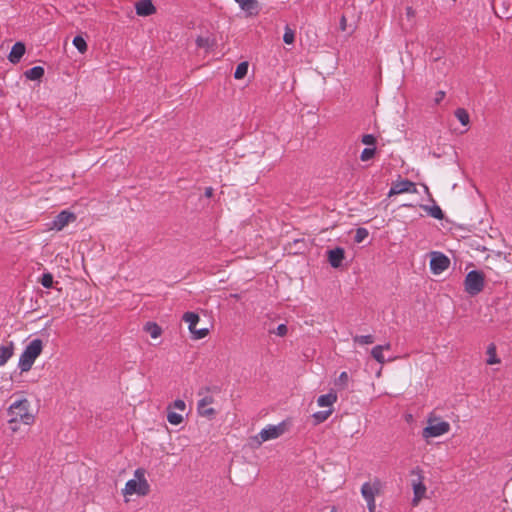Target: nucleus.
Returning <instances> with one entry per match:
<instances>
[{
  "mask_svg": "<svg viewBox=\"0 0 512 512\" xmlns=\"http://www.w3.org/2000/svg\"><path fill=\"white\" fill-rule=\"evenodd\" d=\"M345 258V250L342 247H336L327 251V259L331 267L339 268Z\"/></svg>",
  "mask_w": 512,
  "mask_h": 512,
  "instance_id": "9b49d317",
  "label": "nucleus"
},
{
  "mask_svg": "<svg viewBox=\"0 0 512 512\" xmlns=\"http://www.w3.org/2000/svg\"><path fill=\"white\" fill-rule=\"evenodd\" d=\"M213 193H214V189L212 187H206L205 188V192H204V195L207 197V198H210L213 196Z\"/></svg>",
  "mask_w": 512,
  "mask_h": 512,
  "instance_id": "c03bdc74",
  "label": "nucleus"
},
{
  "mask_svg": "<svg viewBox=\"0 0 512 512\" xmlns=\"http://www.w3.org/2000/svg\"><path fill=\"white\" fill-rule=\"evenodd\" d=\"M427 423L428 425L422 432V436L426 439L439 437L450 431V424L447 421L440 420V418L436 416H430Z\"/></svg>",
  "mask_w": 512,
  "mask_h": 512,
  "instance_id": "39448f33",
  "label": "nucleus"
},
{
  "mask_svg": "<svg viewBox=\"0 0 512 512\" xmlns=\"http://www.w3.org/2000/svg\"><path fill=\"white\" fill-rule=\"evenodd\" d=\"M391 349V344L390 343H386L385 345H376L372 348L371 350V355L372 357L380 364H384L386 363L387 361H390L392 360L391 358L389 359H386L385 356L383 355V351L384 350H390Z\"/></svg>",
  "mask_w": 512,
  "mask_h": 512,
  "instance_id": "2eb2a0df",
  "label": "nucleus"
},
{
  "mask_svg": "<svg viewBox=\"0 0 512 512\" xmlns=\"http://www.w3.org/2000/svg\"><path fill=\"white\" fill-rule=\"evenodd\" d=\"M380 491V482L376 480L374 483L365 482L361 487V494L367 501L375 499V495Z\"/></svg>",
  "mask_w": 512,
  "mask_h": 512,
  "instance_id": "f8f14e48",
  "label": "nucleus"
},
{
  "mask_svg": "<svg viewBox=\"0 0 512 512\" xmlns=\"http://www.w3.org/2000/svg\"><path fill=\"white\" fill-rule=\"evenodd\" d=\"M361 142L365 145L373 146L375 147L376 144V137L372 134H365L362 136Z\"/></svg>",
  "mask_w": 512,
  "mask_h": 512,
  "instance_id": "c9c22d12",
  "label": "nucleus"
},
{
  "mask_svg": "<svg viewBox=\"0 0 512 512\" xmlns=\"http://www.w3.org/2000/svg\"><path fill=\"white\" fill-rule=\"evenodd\" d=\"M369 235V232L366 228L359 227L356 229V233L354 236L355 243L363 242Z\"/></svg>",
  "mask_w": 512,
  "mask_h": 512,
  "instance_id": "c756f323",
  "label": "nucleus"
},
{
  "mask_svg": "<svg viewBox=\"0 0 512 512\" xmlns=\"http://www.w3.org/2000/svg\"><path fill=\"white\" fill-rule=\"evenodd\" d=\"M182 320L188 324L189 331L194 332V329L200 321V317L197 313L186 312L184 313Z\"/></svg>",
  "mask_w": 512,
  "mask_h": 512,
  "instance_id": "f3484780",
  "label": "nucleus"
},
{
  "mask_svg": "<svg viewBox=\"0 0 512 512\" xmlns=\"http://www.w3.org/2000/svg\"><path fill=\"white\" fill-rule=\"evenodd\" d=\"M414 498L413 505H417L419 501L425 496L426 486L422 481L413 484Z\"/></svg>",
  "mask_w": 512,
  "mask_h": 512,
  "instance_id": "6ab92c4d",
  "label": "nucleus"
},
{
  "mask_svg": "<svg viewBox=\"0 0 512 512\" xmlns=\"http://www.w3.org/2000/svg\"><path fill=\"white\" fill-rule=\"evenodd\" d=\"M422 208L433 218L442 220L444 218V213L442 209L438 205L428 206L424 205Z\"/></svg>",
  "mask_w": 512,
  "mask_h": 512,
  "instance_id": "412c9836",
  "label": "nucleus"
},
{
  "mask_svg": "<svg viewBox=\"0 0 512 512\" xmlns=\"http://www.w3.org/2000/svg\"><path fill=\"white\" fill-rule=\"evenodd\" d=\"M375 153H376V148L375 147L365 148L361 152L360 159L362 161H369L370 159H372L375 156Z\"/></svg>",
  "mask_w": 512,
  "mask_h": 512,
  "instance_id": "72a5a7b5",
  "label": "nucleus"
},
{
  "mask_svg": "<svg viewBox=\"0 0 512 512\" xmlns=\"http://www.w3.org/2000/svg\"><path fill=\"white\" fill-rule=\"evenodd\" d=\"M43 350V341L35 338L29 342L24 351L20 355L18 366L22 372H27L31 369L36 358Z\"/></svg>",
  "mask_w": 512,
  "mask_h": 512,
  "instance_id": "f03ea898",
  "label": "nucleus"
},
{
  "mask_svg": "<svg viewBox=\"0 0 512 512\" xmlns=\"http://www.w3.org/2000/svg\"><path fill=\"white\" fill-rule=\"evenodd\" d=\"M455 117L459 120V122L463 125V126H466L469 124L470 122V117H469V114L467 112L466 109L464 108H458L455 110Z\"/></svg>",
  "mask_w": 512,
  "mask_h": 512,
  "instance_id": "5701e85b",
  "label": "nucleus"
},
{
  "mask_svg": "<svg viewBox=\"0 0 512 512\" xmlns=\"http://www.w3.org/2000/svg\"><path fill=\"white\" fill-rule=\"evenodd\" d=\"M73 45L82 54L85 53L87 51V48H88L85 39L82 36H80V35H77V36L74 37Z\"/></svg>",
  "mask_w": 512,
  "mask_h": 512,
  "instance_id": "a878e982",
  "label": "nucleus"
},
{
  "mask_svg": "<svg viewBox=\"0 0 512 512\" xmlns=\"http://www.w3.org/2000/svg\"><path fill=\"white\" fill-rule=\"evenodd\" d=\"M208 333H209V330L207 328H202V329L195 328L194 332H191V334L193 335V338L197 339V340L206 337L208 335Z\"/></svg>",
  "mask_w": 512,
  "mask_h": 512,
  "instance_id": "e433bc0d",
  "label": "nucleus"
},
{
  "mask_svg": "<svg viewBox=\"0 0 512 512\" xmlns=\"http://www.w3.org/2000/svg\"><path fill=\"white\" fill-rule=\"evenodd\" d=\"M13 343L9 342L6 345L0 344V366H3L6 364V362L12 357L13 355Z\"/></svg>",
  "mask_w": 512,
  "mask_h": 512,
  "instance_id": "dca6fc26",
  "label": "nucleus"
},
{
  "mask_svg": "<svg viewBox=\"0 0 512 512\" xmlns=\"http://www.w3.org/2000/svg\"><path fill=\"white\" fill-rule=\"evenodd\" d=\"M214 403V397L211 395H205L202 397L197 404V411L199 415L203 417H207L208 419L214 418L216 415V410L209 405Z\"/></svg>",
  "mask_w": 512,
  "mask_h": 512,
  "instance_id": "1a4fd4ad",
  "label": "nucleus"
},
{
  "mask_svg": "<svg viewBox=\"0 0 512 512\" xmlns=\"http://www.w3.org/2000/svg\"><path fill=\"white\" fill-rule=\"evenodd\" d=\"M402 193H417L416 184L408 179L393 182L388 195L392 196Z\"/></svg>",
  "mask_w": 512,
  "mask_h": 512,
  "instance_id": "6e6552de",
  "label": "nucleus"
},
{
  "mask_svg": "<svg viewBox=\"0 0 512 512\" xmlns=\"http://www.w3.org/2000/svg\"><path fill=\"white\" fill-rule=\"evenodd\" d=\"M485 286V275L482 271L471 270L467 273L464 280L465 292L474 297L481 293Z\"/></svg>",
  "mask_w": 512,
  "mask_h": 512,
  "instance_id": "20e7f679",
  "label": "nucleus"
},
{
  "mask_svg": "<svg viewBox=\"0 0 512 512\" xmlns=\"http://www.w3.org/2000/svg\"><path fill=\"white\" fill-rule=\"evenodd\" d=\"M29 408L30 402L26 398L13 402L8 409L9 423L21 422L26 425L32 424L34 422V415L30 412Z\"/></svg>",
  "mask_w": 512,
  "mask_h": 512,
  "instance_id": "f257e3e1",
  "label": "nucleus"
},
{
  "mask_svg": "<svg viewBox=\"0 0 512 512\" xmlns=\"http://www.w3.org/2000/svg\"><path fill=\"white\" fill-rule=\"evenodd\" d=\"M172 406H173L174 408H176V409L180 410V411H184V410H185V408H186V404H185V402H184L183 400H181V399H176V400L173 402Z\"/></svg>",
  "mask_w": 512,
  "mask_h": 512,
  "instance_id": "58836bf2",
  "label": "nucleus"
},
{
  "mask_svg": "<svg viewBox=\"0 0 512 512\" xmlns=\"http://www.w3.org/2000/svg\"><path fill=\"white\" fill-rule=\"evenodd\" d=\"M445 97V92L444 91H438L436 93V97H435V103L438 104L440 103Z\"/></svg>",
  "mask_w": 512,
  "mask_h": 512,
  "instance_id": "a19ab883",
  "label": "nucleus"
},
{
  "mask_svg": "<svg viewBox=\"0 0 512 512\" xmlns=\"http://www.w3.org/2000/svg\"><path fill=\"white\" fill-rule=\"evenodd\" d=\"M248 72V63L247 62H241L237 65L235 72H234V78L235 79H243Z\"/></svg>",
  "mask_w": 512,
  "mask_h": 512,
  "instance_id": "b1692460",
  "label": "nucleus"
},
{
  "mask_svg": "<svg viewBox=\"0 0 512 512\" xmlns=\"http://www.w3.org/2000/svg\"><path fill=\"white\" fill-rule=\"evenodd\" d=\"M353 341L360 345H368L374 343L375 339L373 335H356L353 337Z\"/></svg>",
  "mask_w": 512,
  "mask_h": 512,
  "instance_id": "cd10ccee",
  "label": "nucleus"
},
{
  "mask_svg": "<svg viewBox=\"0 0 512 512\" xmlns=\"http://www.w3.org/2000/svg\"><path fill=\"white\" fill-rule=\"evenodd\" d=\"M144 329L154 339L158 338L162 332L161 327L158 324H156L155 322H147L144 326Z\"/></svg>",
  "mask_w": 512,
  "mask_h": 512,
  "instance_id": "4be33fe9",
  "label": "nucleus"
},
{
  "mask_svg": "<svg viewBox=\"0 0 512 512\" xmlns=\"http://www.w3.org/2000/svg\"><path fill=\"white\" fill-rule=\"evenodd\" d=\"M406 15H407L408 18L414 17L415 16V10L412 7H410V6L406 7Z\"/></svg>",
  "mask_w": 512,
  "mask_h": 512,
  "instance_id": "37998d69",
  "label": "nucleus"
},
{
  "mask_svg": "<svg viewBox=\"0 0 512 512\" xmlns=\"http://www.w3.org/2000/svg\"><path fill=\"white\" fill-rule=\"evenodd\" d=\"M294 39H295L294 31L292 29H290L289 27H286L285 33L283 35V41L286 44H292L294 42Z\"/></svg>",
  "mask_w": 512,
  "mask_h": 512,
  "instance_id": "f704fd0d",
  "label": "nucleus"
},
{
  "mask_svg": "<svg viewBox=\"0 0 512 512\" xmlns=\"http://www.w3.org/2000/svg\"><path fill=\"white\" fill-rule=\"evenodd\" d=\"M450 265V259L441 252H432L430 260V270L434 274H440Z\"/></svg>",
  "mask_w": 512,
  "mask_h": 512,
  "instance_id": "0eeeda50",
  "label": "nucleus"
},
{
  "mask_svg": "<svg viewBox=\"0 0 512 512\" xmlns=\"http://www.w3.org/2000/svg\"><path fill=\"white\" fill-rule=\"evenodd\" d=\"M332 414V410H326V411H318L315 412L312 417L314 418L316 424L323 423L328 419V417Z\"/></svg>",
  "mask_w": 512,
  "mask_h": 512,
  "instance_id": "c85d7f7f",
  "label": "nucleus"
},
{
  "mask_svg": "<svg viewBox=\"0 0 512 512\" xmlns=\"http://www.w3.org/2000/svg\"><path fill=\"white\" fill-rule=\"evenodd\" d=\"M76 220V215L68 210L61 211L52 221V229L62 230L69 223Z\"/></svg>",
  "mask_w": 512,
  "mask_h": 512,
  "instance_id": "9d476101",
  "label": "nucleus"
},
{
  "mask_svg": "<svg viewBox=\"0 0 512 512\" xmlns=\"http://www.w3.org/2000/svg\"><path fill=\"white\" fill-rule=\"evenodd\" d=\"M136 14L139 16H150L156 12L152 0H139L135 3Z\"/></svg>",
  "mask_w": 512,
  "mask_h": 512,
  "instance_id": "ddd939ff",
  "label": "nucleus"
},
{
  "mask_svg": "<svg viewBox=\"0 0 512 512\" xmlns=\"http://www.w3.org/2000/svg\"><path fill=\"white\" fill-rule=\"evenodd\" d=\"M167 420L172 425H179L180 423H182L183 417H182V415H180L176 412L168 411Z\"/></svg>",
  "mask_w": 512,
  "mask_h": 512,
  "instance_id": "7c9ffc66",
  "label": "nucleus"
},
{
  "mask_svg": "<svg viewBox=\"0 0 512 512\" xmlns=\"http://www.w3.org/2000/svg\"><path fill=\"white\" fill-rule=\"evenodd\" d=\"M367 506H368L369 512H376L375 499L371 500V501H367Z\"/></svg>",
  "mask_w": 512,
  "mask_h": 512,
  "instance_id": "79ce46f5",
  "label": "nucleus"
},
{
  "mask_svg": "<svg viewBox=\"0 0 512 512\" xmlns=\"http://www.w3.org/2000/svg\"><path fill=\"white\" fill-rule=\"evenodd\" d=\"M340 28L342 31H345L346 30V18L345 16H342L341 17V20H340Z\"/></svg>",
  "mask_w": 512,
  "mask_h": 512,
  "instance_id": "a18cd8bd",
  "label": "nucleus"
},
{
  "mask_svg": "<svg viewBox=\"0 0 512 512\" xmlns=\"http://www.w3.org/2000/svg\"><path fill=\"white\" fill-rule=\"evenodd\" d=\"M39 282L42 284L43 287L51 288L53 286V275L49 272L44 273L39 279Z\"/></svg>",
  "mask_w": 512,
  "mask_h": 512,
  "instance_id": "473e14b6",
  "label": "nucleus"
},
{
  "mask_svg": "<svg viewBox=\"0 0 512 512\" xmlns=\"http://www.w3.org/2000/svg\"><path fill=\"white\" fill-rule=\"evenodd\" d=\"M337 401V394L334 392H330L324 395H321L317 399V404L320 407H328L332 406Z\"/></svg>",
  "mask_w": 512,
  "mask_h": 512,
  "instance_id": "a211bd4d",
  "label": "nucleus"
},
{
  "mask_svg": "<svg viewBox=\"0 0 512 512\" xmlns=\"http://www.w3.org/2000/svg\"><path fill=\"white\" fill-rule=\"evenodd\" d=\"M287 332H288V328L285 324H280L277 326V328L275 330L271 331V333H274L280 337L286 336Z\"/></svg>",
  "mask_w": 512,
  "mask_h": 512,
  "instance_id": "4c0bfd02",
  "label": "nucleus"
},
{
  "mask_svg": "<svg viewBox=\"0 0 512 512\" xmlns=\"http://www.w3.org/2000/svg\"><path fill=\"white\" fill-rule=\"evenodd\" d=\"M487 354H488V359H487V364L489 365H493V364H497L500 362V359L497 357L496 355V347L494 344H490L487 348Z\"/></svg>",
  "mask_w": 512,
  "mask_h": 512,
  "instance_id": "393cba45",
  "label": "nucleus"
},
{
  "mask_svg": "<svg viewBox=\"0 0 512 512\" xmlns=\"http://www.w3.org/2000/svg\"><path fill=\"white\" fill-rule=\"evenodd\" d=\"M25 45L22 42H16L10 51V54L8 56V59L11 63L16 64L18 63L21 58L23 57L25 53Z\"/></svg>",
  "mask_w": 512,
  "mask_h": 512,
  "instance_id": "4468645a",
  "label": "nucleus"
},
{
  "mask_svg": "<svg viewBox=\"0 0 512 512\" xmlns=\"http://www.w3.org/2000/svg\"><path fill=\"white\" fill-rule=\"evenodd\" d=\"M347 381H348V374H347V372L344 371L339 375L337 384H346Z\"/></svg>",
  "mask_w": 512,
  "mask_h": 512,
  "instance_id": "ea45409f",
  "label": "nucleus"
},
{
  "mask_svg": "<svg viewBox=\"0 0 512 512\" xmlns=\"http://www.w3.org/2000/svg\"><path fill=\"white\" fill-rule=\"evenodd\" d=\"M24 75L29 80H39L44 75V68L41 66H34L26 70Z\"/></svg>",
  "mask_w": 512,
  "mask_h": 512,
  "instance_id": "aec40b11",
  "label": "nucleus"
},
{
  "mask_svg": "<svg viewBox=\"0 0 512 512\" xmlns=\"http://www.w3.org/2000/svg\"><path fill=\"white\" fill-rule=\"evenodd\" d=\"M239 4L241 9L245 11H252L257 8V1L256 0H234Z\"/></svg>",
  "mask_w": 512,
  "mask_h": 512,
  "instance_id": "bb28decb",
  "label": "nucleus"
},
{
  "mask_svg": "<svg viewBox=\"0 0 512 512\" xmlns=\"http://www.w3.org/2000/svg\"><path fill=\"white\" fill-rule=\"evenodd\" d=\"M285 431V422H281L278 425H268L254 437V440L257 442L258 445H261L265 441L280 437L281 435L284 434Z\"/></svg>",
  "mask_w": 512,
  "mask_h": 512,
  "instance_id": "423d86ee",
  "label": "nucleus"
},
{
  "mask_svg": "<svg viewBox=\"0 0 512 512\" xmlns=\"http://www.w3.org/2000/svg\"><path fill=\"white\" fill-rule=\"evenodd\" d=\"M196 45L198 48L210 49L213 46V41L208 37H198Z\"/></svg>",
  "mask_w": 512,
  "mask_h": 512,
  "instance_id": "2f4dec72",
  "label": "nucleus"
},
{
  "mask_svg": "<svg viewBox=\"0 0 512 512\" xmlns=\"http://www.w3.org/2000/svg\"><path fill=\"white\" fill-rule=\"evenodd\" d=\"M146 471L143 468H138L134 472V479L127 481L123 493L125 495L137 494L139 496H146L150 492V485L145 478Z\"/></svg>",
  "mask_w": 512,
  "mask_h": 512,
  "instance_id": "7ed1b4c3",
  "label": "nucleus"
}]
</instances>
